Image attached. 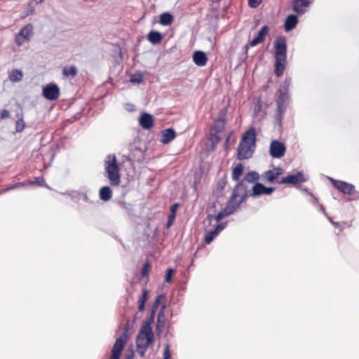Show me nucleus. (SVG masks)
<instances>
[{"mask_svg": "<svg viewBox=\"0 0 359 359\" xmlns=\"http://www.w3.org/2000/svg\"><path fill=\"white\" fill-rule=\"evenodd\" d=\"M273 45L275 49L274 73L277 77H280L283 76L287 65V43L285 37L283 36H276Z\"/></svg>", "mask_w": 359, "mask_h": 359, "instance_id": "f257e3e1", "label": "nucleus"}, {"mask_svg": "<svg viewBox=\"0 0 359 359\" xmlns=\"http://www.w3.org/2000/svg\"><path fill=\"white\" fill-rule=\"evenodd\" d=\"M154 339L152 327L142 326L136 338L137 351L141 357H144L149 346Z\"/></svg>", "mask_w": 359, "mask_h": 359, "instance_id": "f03ea898", "label": "nucleus"}, {"mask_svg": "<svg viewBox=\"0 0 359 359\" xmlns=\"http://www.w3.org/2000/svg\"><path fill=\"white\" fill-rule=\"evenodd\" d=\"M105 171L107 177L112 186H117L120 183L119 167L114 154L107 155L105 161Z\"/></svg>", "mask_w": 359, "mask_h": 359, "instance_id": "7ed1b4c3", "label": "nucleus"}, {"mask_svg": "<svg viewBox=\"0 0 359 359\" xmlns=\"http://www.w3.org/2000/svg\"><path fill=\"white\" fill-rule=\"evenodd\" d=\"M129 329L128 323H126L124 326L123 333L116 339L111 351V355L109 359H119L121 355L122 351L129 339L128 331Z\"/></svg>", "mask_w": 359, "mask_h": 359, "instance_id": "20e7f679", "label": "nucleus"}, {"mask_svg": "<svg viewBox=\"0 0 359 359\" xmlns=\"http://www.w3.org/2000/svg\"><path fill=\"white\" fill-rule=\"evenodd\" d=\"M228 113V107H223L219 109L217 118L214 121L211 126L210 131L216 132V133H222L226 126V116Z\"/></svg>", "mask_w": 359, "mask_h": 359, "instance_id": "39448f33", "label": "nucleus"}, {"mask_svg": "<svg viewBox=\"0 0 359 359\" xmlns=\"http://www.w3.org/2000/svg\"><path fill=\"white\" fill-rule=\"evenodd\" d=\"M330 180L332 186L344 194L351 196L356 192L355 186L352 184L332 178H330Z\"/></svg>", "mask_w": 359, "mask_h": 359, "instance_id": "423d86ee", "label": "nucleus"}, {"mask_svg": "<svg viewBox=\"0 0 359 359\" xmlns=\"http://www.w3.org/2000/svg\"><path fill=\"white\" fill-rule=\"evenodd\" d=\"M32 34V26L28 24L24 26L16 34L15 41L18 46H21L25 42L29 41Z\"/></svg>", "mask_w": 359, "mask_h": 359, "instance_id": "0eeeda50", "label": "nucleus"}, {"mask_svg": "<svg viewBox=\"0 0 359 359\" xmlns=\"http://www.w3.org/2000/svg\"><path fill=\"white\" fill-rule=\"evenodd\" d=\"M285 151L286 147L283 142L278 140H273L271 142L269 153L272 158H280L285 155Z\"/></svg>", "mask_w": 359, "mask_h": 359, "instance_id": "6e6552de", "label": "nucleus"}, {"mask_svg": "<svg viewBox=\"0 0 359 359\" xmlns=\"http://www.w3.org/2000/svg\"><path fill=\"white\" fill-rule=\"evenodd\" d=\"M307 181L302 171H298L294 175H289L283 177L280 181H277L278 184H291L296 185L299 183L305 182Z\"/></svg>", "mask_w": 359, "mask_h": 359, "instance_id": "1a4fd4ad", "label": "nucleus"}, {"mask_svg": "<svg viewBox=\"0 0 359 359\" xmlns=\"http://www.w3.org/2000/svg\"><path fill=\"white\" fill-rule=\"evenodd\" d=\"M256 147L240 142L237 149V158L239 160H245L251 158Z\"/></svg>", "mask_w": 359, "mask_h": 359, "instance_id": "9d476101", "label": "nucleus"}, {"mask_svg": "<svg viewBox=\"0 0 359 359\" xmlns=\"http://www.w3.org/2000/svg\"><path fill=\"white\" fill-rule=\"evenodd\" d=\"M274 187H266L262 183L255 182L252 188V191L250 192V196L255 198L263 194L270 195L274 191Z\"/></svg>", "mask_w": 359, "mask_h": 359, "instance_id": "9b49d317", "label": "nucleus"}, {"mask_svg": "<svg viewBox=\"0 0 359 359\" xmlns=\"http://www.w3.org/2000/svg\"><path fill=\"white\" fill-rule=\"evenodd\" d=\"M43 95L48 100H55L60 95L59 87L55 83L48 84L43 88Z\"/></svg>", "mask_w": 359, "mask_h": 359, "instance_id": "f8f14e48", "label": "nucleus"}, {"mask_svg": "<svg viewBox=\"0 0 359 359\" xmlns=\"http://www.w3.org/2000/svg\"><path fill=\"white\" fill-rule=\"evenodd\" d=\"M240 142L256 147V131L254 127L250 128L243 135Z\"/></svg>", "mask_w": 359, "mask_h": 359, "instance_id": "ddd939ff", "label": "nucleus"}, {"mask_svg": "<svg viewBox=\"0 0 359 359\" xmlns=\"http://www.w3.org/2000/svg\"><path fill=\"white\" fill-rule=\"evenodd\" d=\"M139 124L144 130H149L154 126V117L150 114L144 112L139 118Z\"/></svg>", "mask_w": 359, "mask_h": 359, "instance_id": "4468645a", "label": "nucleus"}, {"mask_svg": "<svg viewBox=\"0 0 359 359\" xmlns=\"http://www.w3.org/2000/svg\"><path fill=\"white\" fill-rule=\"evenodd\" d=\"M248 193H249L248 186L247 183L243 180H241L236 184V186L233 190V192L231 195V200H236V198H238L240 196V194H248Z\"/></svg>", "mask_w": 359, "mask_h": 359, "instance_id": "2eb2a0df", "label": "nucleus"}, {"mask_svg": "<svg viewBox=\"0 0 359 359\" xmlns=\"http://www.w3.org/2000/svg\"><path fill=\"white\" fill-rule=\"evenodd\" d=\"M226 226V222L220 223L216 226L215 229L210 230L205 236L204 241L207 244H210L221 231Z\"/></svg>", "mask_w": 359, "mask_h": 359, "instance_id": "dca6fc26", "label": "nucleus"}, {"mask_svg": "<svg viewBox=\"0 0 359 359\" xmlns=\"http://www.w3.org/2000/svg\"><path fill=\"white\" fill-rule=\"evenodd\" d=\"M278 97L276 99V105L278 108L287 109V106L290 101L289 93L283 92L282 89L278 90Z\"/></svg>", "mask_w": 359, "mask_h": 359, "instance_id": "f3484780", "label": "nucleus"}, {"mask_svg": "<svg viewBox=\"0 0 359 359\" xmlns=\"http://www.w3.org/2000/svg\"><path fill=\"white\" fill-rule=\"evenodd\" d=\"M268 31L269 27L267 25H264L258 32L257 36L250 41V46L252 47L256 46L259 43L263 42Z\"/></svg>", "mask_w": 359, "mask_h": 359, "instance_id": "a211bd4d", "label": "nucleus"}, {"mask_svg": "<svg viewBox=\"0 0 359 359\" xmlns=\"http://www.w3.org/2000/svg\"><path fill=\"white\" fill-rule=\"evenodd\" d=\"M194 62L198 67H203L208 62L205 53L201 50H196L193 54Z\"/></svg>", "mask_w": 359, "mask_h": 359, "instance_id": "6ab92c4d", "label": "nucleus"}, {"mask_svg": "<svg viewBox=\"0 0 359 359\" xmlns=\"http://www.w3.org/2000/svg\"><path fill=\"white\" fill-rule=\"evenodd\" d=\"M162 137L161 142L163 144L170 142L176 137V133L174 129L170 128L162 130Z\"/></svg>", "mask_w": 359, "mask_h": 359, "instance_id": "aec40b11", "label": "nucleus"}, {"mask_svg": "<svg viewBox=\"0 0 359 359\" xmlns=\"http://www.w3.org/2000/svg\"><path fill=\"white\" fill-rule=\"evenodd\" d=\"M298 23L297 16L290 15L285 20L284 28L286 32L292 30Z\"/></svg>", "mask_w": 359, "mask_h": 359, "instance_id": "412c9836", "label": "nucleus"}, {"mask_svg": "<svg viewBox=\"0 0 359 359\" xmlns=\"http://www.w3.org/2000/svg\"><path fill=\"white\" fill-rule=\"evenodd\" d=\"M236 200H231V196L228 200L226 205L222 210V212L225 214V216L232 215L239 207L235 203Z\"/></svg>", "mask_w": 359, "mask_h": 359, "instance_id": "4be33fe9", "label": "nucleus"}, {"mask_svg": "<svg viewBox=\"0 0 359 359\" xmlns=\"http://www.w3.org/2000/svg\"><path fill=\"white\" fill-rule=\"evenodd\" d=\"M147 40L152 44H158L163 40V35L158 31L151 30L147 34Z\"/></svg>", "mask_w": 359, "mask_h": 359, "instance_id": "5701e85b", "label": "nucleus"}, {"mask_svg": "<svg viewBox=\"0 0 359 359\" xmlns=\"http://www.w3.org/2000/svg\"><path fill=\"white\" fill-rule=\"evenodd\" d=\"M78 74V69L75 65L65 66L62 68V75L66 78L74 79Z\"/></svg>", "mask_w": 359, "mask_h": 359, "instance_id": "b1692460", "label": "nucleus"}, {"mask_svg": "<svg viewBox=\"0 0 359 359\" xmlns=\"http://www.w3.org/2000/svg\"><path fill=\"white\" fill-rule=\"evenodd\" d=\"M313 2V0H294L293 8L297 13H302V7H306Z\"/></svg>", "mask_w": 359, "mask_h": 359, "instance_id": "393cba45", "label": "nucleus"}, {"mask_svg": "<svg viewBox=\"0 0 359 359\" xmlns=\"http://www.w3.org/2000/svg\"><path fill=\"white\" fill-rule=\"evenodd\" d=\"M100 198L103 201H108L112 197V191L108 186L102 187L99 192Z\"/></svg>", "mask_w": 359, "mask_h": 359, "instance_id": "a878e982", "label": "nucleus"}, {"mask_svg": "<svg viewBox=\"0 0 359 359\" xmlns=\"http://www.w3.org/2000/svg\"><path fill=\"white\" fill-rule=\"evenodd\" d=\"M174 20L173 15L168 13L165 12L162 13L159 17V23L164 26L170 25L172 23Z\"/></svg>", "mask_w": 359, "mask_h": 359, "instance_id": "bb28decb", "label": "nucleus"}, {"mask_svg": "<svg viewBox=\"0 0 359 359\" xmlns=\"http://www.w3.org/2000/svg\"><path fill=\"white\" fill-rule=\"evenodd\" d=\"M23 79V73L21 70L18 69H13L9 73V79L12 82H19Z\"/></svg>", "mask_w": 359, "mask_h": 359, "instance_id": "cd10ccee", "label": "nucleus"}, {"mask_svg": "<svg viewBox=\"0 0 359 359\" xmlns=\"http://www.w3.org/2000/svg\"><path fill=\"white\" fill-rule=\"evenodd\" d=\"M259 179V175L256 171H250L245 174L243 178V181L248 183H253L257 182Z\"/></svg>", "mask_w": 359, "mask_h": 359, "instance_id": "c85d7f7f", "label": "nucleus"}, {"mask_svg": "<svg viewBox=\"0 0 359 359\" xmlns=\"http://www.w3.org/2000/svg\"><path fill=\"white\" fill-rule=\"evenodd\" d=\"M243 172V165L242 163H238L235 168H233L231 177L234 181H238Z\"/></svg>", "mask_w": 359, "mask_h": 359, "instance_id": "c756f323", "label": "nucleus"}, {"mask_svg": "<svg viewBox=\"0 0 359 359\" xmlns=\"http://www.w3.org/2000/svg\"><path fill=\"white\" fill-rule=\"evenodd\" d=\"M118 203L120 208L125 211L126 215L131 216L133 214V205L131 203L123 201H119Z\"/></svg>", "mask_w": 359, "mask_h": 359, "instance_id": "7c9ffc66", "label": "nucleus"}, {"mask_svg": "<svg viewBox=\"0 0 359 359\" xmlns=\"http://www.w3.org/2000/svg\"><path fill=\"white\" fill-rule=\"evenodd\" d=\"M262 177L263 180L269 183L273 182L278 178L276 174H275L273 170H269L264 172L262 175Z\"/></svg>", "mask_w": 359, "mask_h": 359, "instance_id": "2f4dec72", "label": "nucleus"}, {"mask_svg": "<svg viewBox=\"0 0 359 359\" xmlns=\"http://www.w3.org/2000/svg\"><path fill=\"white\" fill-rule=\"evenodd\" d=\"M18 119L15 121V133H21L25 128V123L23 119L22 114H17Z\"/></svg>", "mask_w": 359, "mask_h": 359, "instance_id": "473e14b6", "label": "nucleus"}, {"mask_svg": "<svg viewBox=\"0 0 359 359\" xmlns=\"http://www.w3.org/2000/svg\"><path fill=\"white\" fill-rule=\"evenodd\" d=\"M148 297V291L146 289L142 290V297L139 299L138 310L139 311H143L145 307V302Z\"/></svg>", "mask_w": 359, "mask_h": 359, "instance_id": "72a5a7b5", "label": "nucleus"}, {"mask_svg": "<svg viewBox=\"0 0 359 359\" xmlns=\"http://www.w3.org/2000/svg\"><path fill=\"white\" fill-rule=\"evenodd\" d=\"M156 311V309L151 308L150 316L148 318L143 321L142 326H145L147 327H152L151 325L154 323Z\"/></svg>", "mask_w": 359, "mask_h": 359, "instance_id": "f704fd0d", "label": "nucleus"}, {"mask_svg": "<svg viewBox=\"0 0 359 359\" xmlns=\"http://www.w3.org/2000/svg\"><path fill=\"white\" fill-rule=\"evenodd\" d=\"M285 111H286V109L284 108L277 107L276 111V116H275L276 124L281 126L282 121L283 119L284 114H285Z\"/></svg>", "mask_w": 359, "mask_h": 359, "instance_id": "c9c22d12", "label": "nucleus"}, {"mask_svg": "<svg viewBox=\"0 0 359 359\" xmlns=\"http://www.w3.org/2000/svg\"><path fill=\"white\" fill-rule=\"evenodd\" d=\"M26 186H27V183L25 182V181L22 182H18V183L14 184L13 185L9 186V187H6L5 189H2L0 191V194H4V193L8 192L11 190L21 188V187H26Z\"/></svg>", "mask_w": 359, "mask_h": 359, "instance_id": "e433bc0d", "label": "nucleus"}, {"mask_svg": "<svg viewBox=\"0 0 359 359\" xmlns=\"http://www.w3.org/2000/svg\"><path fill=\"white\" fill-rule=\"evenodd\" d=\"M27 183V186L29 184H37L39 186H45L46 181L43 177H36L34 180H27L25 181Z\"/></svg>", "mask_w": 359, "mask_h": 359, "instance_id": "4c0bfd02", "label": "nucleus"}, {"mask_svg": "<svg viewBox=\"0 0 359 359\" xmlns=\"http://www.w3.org/2000/svg\"><path fill=\"white\" fill-rule=\"evenodd\" d=\"M144 76L143 74L138 72L133 74L130 77V81L134 83H140L143 82Z\"/></svg>", "mask_w": 359, "mask_h": 359, "instance_id": "58836bf2", "label": "nucleus"}, {"mask_svg": "<svg viewBox=\"0 0 359 359\" xmlns=\"http://www.w3.org/2000/svg\"><path fill=\"white\" fill-rule=\"evenodd\" d=\"M220 140L219 133H216V132L214 131L210 132L209 140L213 145H217L220 142Z\"/></svg>", "mask_w": 359, "mask_h": 359, "instance_id": "ea45409f", "label": "nucleus"}, {"mask_svg": "<svg viewBox=\"0 0 359 359\" xmlns=\"http://www.w3.org/2000/svg\"><path fill=\"white\" fill-rule=\"evenodd\" d=\"M292 79L290 77H286L283 81V85L280 86V89H282L283 92L288 93L289 88L291 85Z\"/></svg>", "mask_w": 359, "mask_h": 359, "instance_id": "a19ab883", "label": "nucleus"}, {"mask_svg": "<svg viewBox=\"0 0 359 359\" xmlns=\"http://www.w3.org/2000/svg\"><path fill=\"white\" fill-rule=\"evenodd\" d=\"M36 5L37 4H35L34 0H32L29 2L26 8V16L29 15L34 12Z\"/></svg>", "mask_w": 359, "mask_h": 359, "instance_id": "79ce46f5", "label": "nucleus"}, {"mask_svg": "<svg viewBox=\"0 0 359 359\" xmlns=\"http://www.w3.org/2000/svg\"><path fill=\"white\" fill-rule=\"evenodd\" d=\"M164 327H165V319H157L156 330H157L158 334H160L161 332H163Z\"/></svg>", "mask_w": 359, "mask_h": 359, "instance_id": "37998d69", "label": "nucleus"}, {"mask_svg": "<svg viewBox=\"0 0 359 359\" xmlns=\"http://www.w3.org/2000/svg\"><path fill=\"white\" fill-rule=\"evenodd\" d=\"M226 180L225 177L218 180L217 184V191L222 192L226 185Z\"/></svg>", "mask_w": 359, "mask_h": 359, "instance_id": "c03bdc74", "label": "nucleus"}, {"mask_svg": "<svg viewBox=\"0 0 359 359\" xmlns=\"http://www.w3.org/2000/svg\"><path fill=\"white\" fill-rule=\"evenodd\" d=\"M150 263L149 262H146L142 267V270H141V274L143 277H145L148 275V273H149V269H150Z\"/></svg>", "mask_w": 359, "mask_h": 359, "instance_id": "a18cd8bd", "label": "nucleus"}, {"mask_svg": "<svg viewBox=\"0 0 359 359\" xmlns=\"http://www.w3.org/2000/svg\"><path fill=\"white\" fill-rule=\"evenodd\" d=\"M163 298H165V296L163 294H158L156 297L155 301L153 303L151 308L157 310L160 306L161 299Z\"/></svg>", "mask_w": 359, "mask_h": 359, "instance_id": "49530a36", "label": "nucleus"}, {"mask_svg": "<svg viewBox=\"0 0 359 359\" xmlns=\"http://www.w3.org/2000/svg\"><path fill=\"white\" fill-rule=\"evenodd\" d=\"M175 272V270L172 268H169L168 269V270L166 271V274H165V281L166 283H170L172 280V274L174 273Z\"/></svg>", "mask_w": 359, "mask_h": 359, "instance_id": "de8ad7c7", "label": "nucleus"}, {"mask_svg": "<svg viewBox=\"0 0 359 359\" xmlns=\"http://www.w3.org/2000/svg\"><path fill=\"white\" fill-rule=\"evenodd\" d=\"M166 304L164 303L158 311L157 319H165V311Z\"/></svg>", "mask_w": 359, "mask_h": 359, "instance_id": "09e8293b", "label": "nucleus"}, {"mask_svg": "<svg viewBox=\"0 0 359 359\" xmlns=\"http://www.w3.org/2000/svg\"><path fill=\"white\" fill-rule=\"evenodd\" d=\"M250 196V193L248 194H241L238 197H241V198L238 201H235V203L238 205V207L241 206V203L247 199L248 197Z\"/></svg>", "mask_w": 359, "mask_h": 359, "instance_id": "8fccbe9b", "label": "nucleus"}, {"mask_svg": "<svg viewBox=\"0 0 359 359\" xmlns=\"http://www.w3.org/2000/svg\"><path fill=\"white\" fill-rule=\"evenodd\" d=\"M262 1V0H248V5L250 7L255 8L261 4Z\"/></svg>", "mask_w": 359, "mask_h": 359, "instance_id": "3c124183", "label": "nucleus"}, {"mask_svg": "<svg viewBox=\"0 0 359 359\" xmlns=\"http://www.w3.org/2000/svg\"><path fill=\"white\" fill-rule=\"evenodd\" d=\"M175 216L173 215H168V219H167V222H166V227L167 228H169L173 223L174 220H175Z\"/></svg>", "mask_w": 359, "mask_h": 359, "instance_id": "603ef678", "label": "nucleus"}, {"mask_svg": "<svg viewBox=\"0 0 359 359\" xmlns=\"http://www.w3.org/2000/svg\"><path fill=\"white\" fill-rule=\"evenodd\" d=\"M170 358H171V355L169 351V346H168V345H166L165 347V349H164L163 359H170Z\"/></svg>", "mask_w": 359, "mask_h": 359, "instance_id": "864d4df0", "label": "nucleus"}, {"mask_svg": "<svg viewBox=\"0 0 359 359\" xmlns=\"http://www.w3.org/2000/svg\"><path fill=\"white\" fill-rule=\"evenodd\" d=\"M10 116V112L8 110L4 109L1 111L0 118L5 119Z\"/></svg>", "mask_w": 359, "mask_h": 359, "instance_id": "5fc2aeb1", "label": "nucleus"}, {"mask_svg": "<svg viewBox=\"0 0 359 359\" xmlns=\"http://www.w3.org/2000/svg\"><path fill=\"white\" fill-rule=\"evenodd\" d=\"M178 207H179L178 203L172 204L170 207V215H173L176 216V211H177Z\"/></svg>", "mask_w": 359, "mask_h": 359, "instance_id": "6e6d98bb", "label": "nucleus"}, {"mask_svg": "<svg viewBox=\"0 0 359 359\" xmlns=\"http://www.w3.org/2000/svg\"><path fill=\"white\" fill-rule=\"evenodd\" d=\"M273 171L276 174L278 177L283 173V169L280 167L273 168Z\"/></svg>", "mask_w": 359, "mask_h": 359, "instance_id": "4d7b16f0", "label": "nucleus"}, {"mask_svg": "<svg viewBox=\"0 0 359 359\" xmlns=\"http://www.w3.org/2000/svg\"><path fill=\"white\" fill-rule=\"evenodd\" d=\"M262 103L261 99L259 98V99H258L257 104H256V107L255 109V112L259 113L262 110Z\"/></svg>", "mask_w": 359, "mask_h": 359, "instance_id": "13d9d810", "label": "nucleus"}, {"mask_svg": "<svg viewBox=\"0 0 359 359\" xmlns=\"http://www.w3.org/2000/svg\"><path fill=\"white\" fill-rule=\"evenodd\" d=\"M226 217L225 216V214H224L222 212V211L221 210L215 217V219L217 221V222H219L223 217Z\"/></svg>", "mask_w": 359, "mask_h": 359, "instance_id": "bf43d9fd", "label": "nucleus"}, {"mask_svg": "<svg viewBox=\"0 0 359 359\" xmlns=\"http://www.w3.org/2000/svg\"><path fill=\"white\" fill-rule=\"evenodd\" d=\"M133 356H134V352H133V351H131L130 353H129L125 355L124 359H133Z\"/></svg>", "mask_w": 359, "mask_h": 359, "instance_id": "052dcab7", "label": "nucleus"}, {"mask_svg": "<svg viewBox=\"0 0 359 359\" xmlns=\"http://www.w3.org/2000/svg\"><path fill=\"white\" fill-rule=\"evenodd\" d=\"M231 135V132L229 133V135L226 137V139L225 140V142H224V146L226 148L228 147V145H229V140H230Z\"/></svg>", "mask_w": 359, "mask_h": 359, "instance_id": "680f3d73", "label": "nucleus"}, {"mask_svg": "<svg viewBox=\"0 0 359 359\" xmlns=\"http://www.w3.org/2000/svg\"><path fill=\"white\" fill-rule=\"evenodd\" d=\"M318 205H319L320 210V211H322V212H323L325 216H327V213H326V212H325V208L323 207V205H321V204H318Z\"/></svg>", "mask_w": 359, "mask_h": 359, "instance_id": "e2e57ef3", "label": "nucleus"}, {"mask_svg": "<svg viewBox=\"0 0 359 359\" xmlns=\"http://www.w3.org/2000/svg\"><path fill=\"white\" fill-rule=\"evenodd\" d=\"M249 46H250V43L249 44H246L243 46V51L245 53V54L247 55H248V48H249Z\"/></svg>", "mask_w": 359, "mask_h": 359, "instance_id": "0e129e2a", "label": "nucleus"}, {"mask_svg": "<svg viewBox=\"0 0 359 359\" xmlns=\"http://www.w3.org/2000/svg\"><path fill=\"white\" fill-rule=\"evenodd\" d=\"M215 208H216V205H215V203H213L212 204L211 207H210V208H208L207 211H208V212H210L212 210H213L215 211Z\"/></svg>", "mask_w": 359, "mask_h": 359, "instance_id": "69168bd1", "label": "nucleus"}, {"mask_svg": "<svg viewBox=\"0 0 359 359\" xmlns=\"http://www.w3.org/2000/svg\"><path fill=\"white\" fill-rule=\"evenodd\" d=\"M353 195V199H354V200L359 199V192L358 191H356V192Z\"/></svg>", "mask_w": 359, "mask_h": 359, "instance_id": "338daca9", "label": "nucleus"}, {"mask_svg": "<svg viewBox=\"0 0 359 359\" xmlns=\"http://www.w3.org/2000/svg\"><path fill=\"white\" fill-rule=\"evenodd\" d=\"M212 218H213V215L208 213V215L207 216V219L209 220V222H211Z\"/></svg>", "mask_w": 359, "mask_h": 359, "instance_id": "774afa93", "label": "nucleus"}]
</instances>
